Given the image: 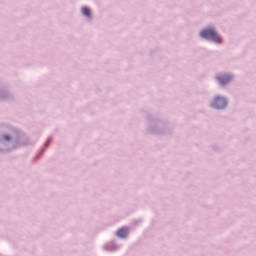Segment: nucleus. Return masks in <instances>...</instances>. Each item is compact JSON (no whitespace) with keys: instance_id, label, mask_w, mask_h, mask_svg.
<instances>
[{"instance_id":"nucleus-5","label":"nucleus","mask_w":256,"mask_h":256,"mask_svg":"<svg viewBox=\"0 0 256 256\" xmlns=\"http://www.w3.org/2000/svg\"><path fill=\"white\" fill-rule=\"evenodd\" d=\"M82 13L86 17H91V10H89V8H87V7L82 8Z\"/></svg>"},{"instance_id":"nucleus-3","label":"nucleus","mask_w":256,"mask_h":256,"mask_svg":"<svg viewBox=\"0 0 256 256\" xmlns=\"http://www.w3.org/2000/svg\"><path fill=\"white\" fill-rule=\"evenodd\" d=\"M231 79H233V77L229 74H222L217 77V81L220 85H227V83H231Z\"/></svg>"},{"instance_id":"nucleus-4","label":"nucleus","mask_w":256,"mask_h":256,"mask_svg":"<svg viewBox=\"0 0 256 256\" xmlns=\"http://www.w3.org/2000/svg\"><path fill=\"white\" fill-rule=\"evenodd\" d=\"M128 233H129V231L126 228H122L117 231L118 237H121L122 239H125V237H127Z\"/></svg>"},{"instance_id":"nucleus-2","label":"nucleus","mask_w":256,"mask_h":256,"mask_svg":"<svg viewBox=\"0 0 256 256\" xmlns=\"http://www.w3.org/2000/svg\"><path fill=\"white\" fill-rule=\"evenodd\" d=\"M212 107L214 109H225L227 107V99L221 96L216 97L212 103Z\"/></svg>"},{"instance_id":"nucleus-1","label":"nucleus","mask_w":256,"mask_h":256,"mask_svg":"<svg viewBox=\"0 0 256 256\" xmlns=\"http://www.w3.org/2000/svg\"><path fill=\"white\" fill-rule=\"evenodd\" d=\"M200 36L203 39H212V41H214L215 43H221V37H219V34H217V31H215L213 28L203 30L200 33Z\"/></svg>"},{"instance_id":"nucleus-6","label":"nucleus","mask_w":256,"mask_h":256,"mask_svg":"<svg viewBox=\"0 0 256 256\" xmlns=\"http://www.w3.org/2000/svg\"><path fill=\"white\" fill-rule=\"evenodd\" d=\"M3 139H5V141H11V136L9 135H4Z\"/></svg>"}]
</instances>
